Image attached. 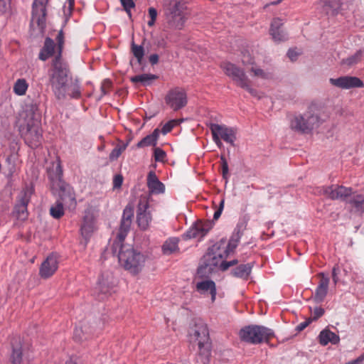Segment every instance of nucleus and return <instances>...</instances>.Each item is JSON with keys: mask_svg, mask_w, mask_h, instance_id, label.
<instances>
[{"mask_svg": "<svg viewBox=\"0 0 364 364\" xmlns=\"http://www.w3.org/2000/svg\"><path fill=\"white\" fill-rule=\"evenodd\" d=\"M178 239L173 237L167 240L162 246V250L165 255H171L178 250Z\"/></svg>", "mask_w": 364, "mask_h": 364, "instance_id": "34", "label": "nucleus"}, {"mask_svg": "<svg viewBox=\"0 0 364 364\" xmlns=\"http://www.w3.org/2000/svg\"><path fill=\"white\" fill-rule=\"evenodd\" d=\"M68 4V10L71 12L74 8L75 0H67Z\"/></svg>", "mask_w": 364, "mask_h": 364, "instance_id": "61", "label": "nucleus"}, {"mask_svg": "<svg viewBox=\"0 0 364 364\" xmlns=\"http://www.w3.org/2000/svg\"><path fill=\"white\" fill-rule=\"evenodd\" d=\"M149 208L148 198L146 196H141L137 205L136 223L139 228L142 230H146L149 228L152 220Z\"/></svg>", "mask_w": 364, "mask_h": 364, "instance_id": "12", "label": "nucleus"}, {"mask_svg": "<svg viewBox=\"0 0 364 364\" xmlns=\"http://www.w3.org/2000/svg\"><path fill=\"white\" fill-rule=\"evenodd\" d=\"M55 41L58 42L57 53L51 60L48 75L52 90L58 100L65 99L66 83L72 77L68 62L63 58L62 54L65 43L63 31H59Z\"/></svg>", "mask_w": 364, "mask_h": 364, "instance_id": "2", "label": "nucleus"}, {"mask_svg": "<svg viewBox=\"0 0 364 364\" xmlns=\"http://www.w3.org/2000/svg\"><path fill=\"white\" fill-rule=\"evenodd\" d=\"M32 188L26 187L16 198L12 215L17 220L25 221L28 217V205L31 200Z\"/></svg>", "mask_w": 364, "mask_h": 364, "instance_id": "9", "label": "nucleus"}, {"mask_svg": "<svg viewBox=\"0 0 364 364\" xmlns=\"http://www.w3.org/2000/svg\"><path fill=\"white\" fill-rule=\"evenodd\" d=\"M299 55V53L296 49L290 48L287 52V56L291 61H295Z\"/></svg>", "mask_w": 364, "mask_h": 364, "instance_id": "58", "label": "nucleus"}, {"mask_svg": "<svg viewBox=\"0 0 364 364\" xmlns=\"http://www.w3.org/2000/svg\"><path fill=\"white\" fill-rule=\"evenodd\" d=\"M226 75L231 77L236 85L240 87L249 78L246 75L245 71L230 62H224L220 65Z\"/></svg>", "mask_w": 364, "mask_h": 364, "instance_id": "13", "label": "nucleus"}, {"mask_svg": "<svg viewBox=\"0 0 364 364\" xmlns=\"http://www.w3.org/2000/svg\"><path fill=\"white\" fill-rule=\"evenodd\" d=\"M58 267V261L57 256L51 254L48 256L46 259L41 264L39 274L42 278L48 279L55 272Z\"/></svg>", "mask_w": 364, "mask_h": 364, "instance_id": "17", "label": "nucleus"}, {"mask_svg": "<svg viewBox=\"0 0 364 364\" xmlns=\"http://www.w3.org/2000/svg\"><path fill=\"white\" fill-rule=\"evenodd\" d=\"M238 260L237 259H233L229 262L227 261H222L220 262V269L222 271H226L229 267L235 266L237 264Z\"/></svg>", "mask_w": 364, "mask_h": 364, "instance_id": "48", "label": "nucleus"}, {"mask_svg": "<svg viewBox=\"0 0 364 364\" xmlns=\"http://www.w3.org/2000/svg\"><path fill=\"white\" fill-rule=\"evenodd\" d=\"M123 8L135 7V3L133 0H119Z\"/></svg>", "mask_w": 364, "mask_h": 364, "instance_id": "59", "label": "nucleus"}, {"mask_svg": "<svg viewBox=\"0 0 364 364\" xmlns=\"http://www.w3.org/2000/svg\"><path fill=\"white\" fill-rule=\"evenodd\" d=\"M330 83L341 89H350L354 87H364L363 82L358 77L354 76H342L338 78H330Z\"/></svg>", "mask_w": 364, "mask_h": 364, "instance_id": "16", "label": "nucleus"}, {"mask_svg": "<svg viewBox=\"0 0 364 364\" xmlns=\"http://www.w3.org/2000/svg\"><path fill=\"white\" fill-rule=\"evenodd\" d=\"M154 157L156 162H165L166 158V152L159 147H156L154 149Z\"/></svg>", "mask_w": 364, "mask_h": 364, "instance_id": "42", "label": "nucleus"}, {"mask_svg": "<svg viewBox=\"0 0 364 364\" xmlns=\"http://www.w3.org/2000/svg\"><path fill=\"white\" fill-rule=\"evenodd\" d=\"M209 128L211 131V133H212V135H213V140L214 141V142L216 144V145L219 147V148H221L222 146H223V143L221 141V138L218 136V134H217V132L215 131V129L211 127V125L210 124L209 126Z\"/></svg>", "mask_w": 364, "mask_h": 364, "instance_id": "51", "label": "nucleus"}, {"mask_svg": "<svg viewBox=\"0 0 364 364\" xmlns=\"http://www.w3.org/2000/svg\"><path fill=\"white\" fill-rule=\"evenodd\" d=\"M224 203H225L224 199H223L220 203L219 208L214 213L213 220H217L220 217L223 210V208H224Z\"/></svg>", "mask_w": 364, "mask_h": 364, "instance_id": "55", "label": "nucleus"}, {"mask_svg": "<svg viewBox=\"0 0 364 364\" xmlns=\"http://www.w3.org/2000/svg\"><path fill=\"white\" fill-rule=\"evenodd\" d=\"M348 203L355 208L356 212L364 213V196L357 194L351 197Z\"/></svg>", "mask_w": 364, "mask_h": 364, "instance_id": "35", "label": "nucleus"}, {"mask_svg": "<svg viewBox=\"0 0 364 364\" xmlns=\"http://www.w3.org/2000/svg\"><path fill=\"white\" fill-rule=\"evenodd\" d=\"M164 2L167 6L165 11L166 27L171 30H181L186 22L181 0H164Z\"/></svg>", "mask_w": 364, "mask_h": 364, "instance_id": "7", "label": "nucleus"}, {"mask_svg": "<svg viewBox=\"0 0 364 364\" xmlns=\"http://www.w3.org/2000/svg\"><path fill=\"white\" fill-rule=\"evenodd\" d=\"M176 124V120H170L166 122L161 129L163 134H166L170 132Z\"/></svg>", "mask_w": 364, "mask_h": 364, "instance_id": "47", "label": "nucleus"}, {"mask_svg": "<svg viewBox=\"0 0 364 364\" xmlns=\"http://www.w3.org/2000/svg\"><path fill=\"white\" fill-rule=\"evenodd\" d=\"M319 277L321 279L314 296V299L316 303H321L324 300L328 293L330 281L329 278L323 272L319 274Z\"/></svg>", "mask_w": 364, "mask_h": 364, "instance_id": "21", "label": "nucleus"}, {"mask_svg": "<svg viewBox=\"0 0 364 364\" xmlns=\"http://www.w3.org/2000/svg\"><path fill=\"white\" fill-rule=\"evenodd\" d=\"M127 144H123L122 146H117L112 149L109 154V159L111 161L117 159L124 151L127 147Z\"/></svg>", "mask_w": 364, "mask_h": 364, "instance_id": "43", "label": "nucleus"}, {"mask_svg": "<svg viewBox=\"0 0 364 364\" xmlns=\"http://www.w3.org/2000/svg\"><path fill=\"white\" fill-rule=\"evenodd\" d=\"M220 245L217 243L213 245L201 258L200 264L197 269L199 277H208L217 267L220 269V262L227 257L223 253Z\"/></svg>", "mask_w": 364, "mask_h": 364, "instance_id": "5", "label": "nucleus"}, {"mask_svg": "<svg viewBox=\"0 0 364 364\" xmlns=\"http://www.w3.org/2000/svg\"><path fill=\"white\" fill-rule=\"evenodd\" d=\"M339 199L345 200L347 197L350 196L353 193V189L351 188H346L343 186H339L338 187Z\"/></svg>", "mask_w": 364, "mask_h": 364, "instance_id": "44", "label": "nucleus"}, {"mask_svg": "<svg viewBox=\"0 0 364 364\" xmlns=\"http://www.w3.org/2000/svg\"><path fill=\"white\" fill-rule=\"evenodd\" d=\"M24 122L21 124L19 132L26 144L35 149L41 145L42 129L41 115L32 108L24 112Z\"/></svg>", "mask_w": 364, "mask_h": 364, "instance_id": "4", "label": "nucleus"}, {"mask_svg": "<svg viewBox=\"0 0 364 364\" xmlns=\"http://www.w3.org/2000/svg\"><path fill=\"white\" fill-rule=\"evenodd\" d=\"M67 95L75 99H79L81 97L80 84L78 78L70 77L65 87V99Z\"/></svg>", "mask_w": 364, "mask_h": 364, "instance_id": "27", "label": "nucleus"}, {"mask_svg": "<svg viewBox=\"0 0 364 364\" xmlns=\"http://www.w3.org/2000/svg\"><path fill=\"white\" fill-rule=\"evenodd\" d=\"M210 125L222 139L232 146H235L236 132L233 128L213 123H211Z\"/></svg>", "mask_w": 364, "mask_h": 364, "instance_id": "18", "label": "nucleus"}, {"mask_svg": "<svg viewBox=\"0 0 364 364\" xmlns=\"http://www.w3.org/2000/svg\"><path fill=\"white\" fill-rule=\"evenodd\" d=\"M150 63L154 65L159 62V55L157 54H151L149 58Z\"/></svg>", "mask_w": 364, "mask_h": 364, "instance_id": "60", "label": "nucleus"}, {"mask_svg": "<svg viewBox=\"0 0 364 364\" xmlns=\"http://www.w3.org/2000/svg\"><path fill=\"white\" fill-rule=\"evenodd\" d=\"M112 87V82L109 79H105L103 80L102 85H101V92L102 95H105L108 94L109 90Z\"/></svg>", "mask_w": 364, "mask_h": 364, "instance_id": "49", "label": "nucleus"}, {"mask_svg": "<svg viewBox=\"0 0 364 364\" xmlns=\"http://www.w3.org/2000/svg\"><path fill=\"white\" fill-rule=\"evenodd\" d=\"M324 312H325V311L323 308L316 307L314 310L313 318H311V319L317 320L318 318H319L320 317H321L323 315Z\"/></svg>", "mask_w": 364, "mask_h": 364, "instance_id": "54", "label": "nucleus"}, {"mask_svg": "<svg viewBox=\"0 0 364 364\" xmlns=\"http://www.w3.org/2000/svg\"><path fill=\"white\" fill-rule=\"evenodd\" d=\"M159 76L154 74H141L138 75H134L131 77V81L133 83H141L144 86L150 85L152 82L155 80H157Z\"/></svg>", "mask_w": 364, "mask_h": 364, "instance_id": "33", "label": "nucleus"}, {"mask_svg": "<svg viewBox=\"0 0 364 364\" xmlns=\"http://www.w3.org/2000/svg\"><path fill=\"white\" fill-rule=\"evenodd\" d=\"M147 187L151 193L159 194L165 191L164 183L159 180L156 173L153 171H149L147 175Z\"/></svg>", "mask_w": 364, "mask_h": 364, "instance_id": "25", "label": "nucleus"}, {"mask_svg": "<svg viewBox=\"0 0 364 364\" xmlns=\"http://www.w3.org/2000/svg\"><path fill=\"white\" fill-rule=\"evenodd\" d=\"M239 337L241 341L257 345L262 343H269L274 336V331L264 326L248 325L242 328L239 331Z\"/></svg>", "mask_w": 364, "mask_h": 364, "instance_id": "6", "label": "nucleus"}, {"mask_svg": "<svg viewBox=\"0 0 364 364\" xmlns=\"http://www.w3.org/2000/svg\"><path fill=\"white\" fill-rule=\"evenodd\" d=\"M149 16L150 17V20L147 22V25L149 27H152L156 22V19L157 17V11L154 7H150L148 9Z\"/></svg>", "mask_w": 364, "mask_h": 364, "instance_id": "46", "label": "nucleus"}, {"mask_svg": "<svg viewBox=\"0 0 364 364\" xmlns=\"http://www.w3.org/2000/svg\"><path fill=\"white\" fill-rule=\"evenodd\" d=\"M134 209L132 203H128L124 210L120 221L119 232L117 235V240L112 245V252L118 257L119 264L132 274H137L141 271L144 262L145 256L136 250L130 245L123 244L128 232L130 230L134 218Z\"/></svg>", "mask_w": 364, "mask_h": 364, "instance_id": "1", "label": "nucleus"}, {"mask_svg": "<svg viewBox=\"0 0 364 364\" xmlns=\"http://www.w3.org/2000/svg\"><path fill=\"white\" fill-rule=\"evenodd\" d=\"M312 321L311 318H309L305 321L300 323L299 325L296 326V331L297 332H301L304 330Z\"/></svg>", "mask_w": 364, "mask_h": 364, "instance_id": "52", "label": "nucleus"}, {"mask_svg": "<svg viewBox=\"0 0 364 364\" xmlns=\"http://www.w3.org/2000/svg\"><path fill=\"white\" fill-rule=\"evenodd\" d=\"M122 182H123V177L122 175L118 174V175L114 176V179H113L114 188H120L122 185Z\"/></svg>", "mask_w": 364, "mask_h": 364, "instance_id": "53", "label": "nucleus"}, {"mask_svg": "<svg viewBox=\"0 0 364 364\" xmlns=\"http://www.w3.org/2000/svg\"><path fill=\"white\" fill-rule=\"evenodd\" d=\"M340 273V268L338 265H335L332 269V279L335 284L338 282V274Z\"/></svg>", "mask_w": 364, "mask_h": 364, "instance_id": "57", "label": "nucleus"}, {"mask_svg": "<svg viewBox=\"0 0 364 364\" xmlns=\"http://www.w3.org/2000/svg\"><path fill=\"white\" fill-rule=\"evenodd\" d=\"M112 287V286L110 284L105 281L104 275H101L96 287V291H98L97 299L99 300L105 299L109 294H110Z\"/></svg>", "mask_w": 364, "mask_h": 364, "instance_id": "31", "label": "nucleus"}, {"mask_svg": "<svg viewBox=\"0 0 364 364\" xmlns=\"http://www.w3.org/2000/svg\"><path fill=\"white\" fill-rule=\"evenodd\" d=\"M165 102L173 111H178L187 105V95L181 88L175 87L168 91Z\"/></svg>", "mask_w": 364, "mask_h": 364, "instance_id": "11", "label": "nucleus"}, {"mask_svg": "<svg viewBox=\"0 0 364 364\" xmlns=\"http://www.w3.org/2000/svg\"><path fill=\"white\" fill-rule=\"evenodd\" d=\"M166 45V43L164 39L159 41L157 43V46L159 47L165 48Z\"/></svg>", "mask_w": 364, "mask_h": 364, "instance_id": "63", "label": "nucleus"}, {"mask_svg": "<svg viewBox=\"0 0 364 364\" xmlns=\"http://www.w3.org/2000/svg\"><path fill=\"white\" fill-rule=\"evenodd\" d=\"M46 6L33 2L32 7L31 21L37 23L38 26L43 28L46 23Z\"/></svg>", "mask_w": 364, "mask_h": 364, "instance_id": "23", "label": "nucleus"}, {"mask_svg": "<svg viewBox=\"0 0 364 364\" xmlns=\"http://www.w3.org/2000/svg\"><path fill=\"white\" fill-rule=\"evenodd\" d=\"M131 52L136 58L137 63L141 65L145 53L143 45H136L134 41H132L131 43Z\"/></svg>", "mask_w": 364, "mask_h": 364, "instance_id": "36", "label": "nucleus"}, {"mask_svg": "<svg viewBox=\"0 0 364 364\" xmlns=\"http://www.w3.org/2000/svg\"><path fill=\"white\" fill-rule=\"evenodd\" d=\"M95 230V221L92 214L87 213L85 215L82 223L80 228V232L82 237L85 239V245L86 246L90 238Z\"/></svg>", "mask_w": 364, "mask_h": 364, "instance_id": "20", "label": "nucleus"}, {"mask_svg": "<svg viewBox=\"0 0 364 364\" xmlns=\"http://www.w3.org/2000/svg\"><path fill=\"white\" fill-rule=\"evenodd\" d=\"M242 63L244 65H252L254 63V58L249 52L242 53Z\"/></svg>", "mask_w": 364, "mask_h": 364, "instance_id": "50", "label": "nucleus"}, {"mask_svg": "<svg viewBox=\"0 0 364 364\" xmlns=\"http://www.w3.org/2000/svg\"><path fill=\"white\" fill-rule=\"evenodd\" d=\"M338 185H332L329 186H326L323 188V193L325 196L329 198L331 200H338L339 199V193H338Z\"/></svg>", "mask_w": 364, "mask_h": 364, "instance_id": "38", "label": "nucleus"}, {"mask_svg": "<svg viewBox=\"0 0 364 364\" xmlns=\"http://www.w3.org/2000/svg\"><path fill=\"white\" fill-rule=\"evenodd\" d=\"M221 168H222V176L223 178L228 183L229 178V168L228 164L225 156L221 155L220 156Z\"/></svg>", "mask_w": 364, "mask_h": 364, "instance_id": "41", "label": "nucleus"}, {"mask_svg": "<svg viewBox=\"0 0 364 364\" xmlns=\"http://www.w3.org/2000/svg\"><path fill=\"white\" fill-rule=\"evenodd\" d=\"M252 265L250 263L242 264L231 271L232 276L247 280L251 273Z\"/></svg>", "mask_w": 364, "mask_h": 364, "instance_id": "32", "label": "nucleus"}, {"mask_svg": "<svg viewBox=\"0 0 364 364\" xmlns=\"http://www.w3.org/2000/svg\"><path fill=\"white\" fill-rule=\"evenodd\" d=\"M364 57V50H359L355 54L349 56L347 58L342 60L343 65H347L348 66H352L357 64L360 62L362 58Z\"/></svg>", "mask_w": 364, "mask_h": 364, "instance_id": "37", "label": "nucleus"}, {"mask_svg": "<svg viewBox=\"0 0 364 364\" xmlns=\"http://www.w3.org/2000/svg\"><path fill=\"white\" fill-rule=\"evenodd\" d=\"M319 125V117L311 114L296 115L290 122L291 129L304 134L309 133Z\"/></svg>", "mask_w": 364, "mask_h": 364, "instance_id": "8", "label": "nucleus"}, {"mask_svg": "<svg viewBox=\"0 0 364 364\" xmlns=\"http://www.w3.org/2000/svg\"><path fill=\"white\" fill-rule=\"evenodd\" d=\"M49 0H34V2H37L38 4L46 6Z\"/></svg>", "mask_w": 364, "mask_h": 364, "instance_id": "62", "label": "nucleus"}, {"mask_svg": "<svg viewBox=\"0 0 364 364\" xmlns=\"http://www.w3.org/2000/svg\"><path fill=\"white\" fill-rule=\"evenodd\" d=\"M198 346L197 362L202 364H209L211 357L212 343H198Z\"/></svg>", "mask_w": 364, "mask_h": 364, "instance_id": "28", "label": "nucleus"}, {"mask_svg": "<svg viewBox=\"0 0 364 364\" xmlns=\"http://www.w3.org/2000/svg\"><path fill=\"white\" fill-rule=\"evenodd\" d=\"M351 0H323V11L327 15L335 16L350 9Z\"/></svg>", "mask_w": 364, "mask_h": 364, "instance_id": "14", "label": "nucleus"}, {"mask_svg": "<svg viewBox=\"0 0 364 364\" xmlns=\"http://www.w3.org/2000/svg\"><path fill=\"white\" fill-rule=\"evenodd\" d=\"M28 88V84L24 79H18L14 84V92L18 95H25Z\"/></svg>", "mask_w": 364, "mask_h": 364, "instance_id": "40", "label": "nucleus"}, {"mask_svg": "<svg viewBox=\"0 0 364 364\" xmlns=\"http://www.w3.org/2000/svg\"><path fill=\"white\" fill-rule=\"evenodd\" d=\"M250 83L251 81L250 80V79H248L246 82L243 83V85L240 86V87L247 90L252 96L260 98V96L258 95L257 91L255 89L251 87Z\"/></svg>", "mask_w": 364, "mask_h": 364, "instance_id": "45", "label": "nucleus"}, {"mask_svg": "<svg viewBox=\"0 0 364 364\" xmlns=\"http://www.w3.org/2000/svg\"><path fill=\"white\" fill-rule=\"evenodd\" d=\"M245 228L246 223L240 222L237 223L236 228H235L228 244H226V241L225 239H222L219 242H216L217 244L220 245V246L221 250L223 251V253L225 255L226 257H228L229 255L235 252Z\"/></svg>", "mask_w": 364, "mask_h": 364, "instance_id": "10", "label": "nucleus"}, {"mask_svg": "<svg viewBox=\"0 0 364 364\" xmlns=\"http://www.w3.org/2000/svg\"><path fill=\"white\" fill-rule=\"evenodd\" d=\"M196 289L200 294H205L209 292L211 296L212 302L215 301L217 289L215 283L213 280L209 279L199 282L196 284Z\"/></svg>", "mask_w": 364, "mask_h": 364, "instance_id": "26", "label": "nucleus"}, {"mask_svg": "<svg viewBox=\"0 0 364 364\" xmlns=\"http://www.w3.org/2000/svg\"><path fill=\"white\" fill-rule=\"evenodd\" d=\"M133 8L134 7H126V8H124V10L126 11V13L127 14V15L129 17V18H132L131 9H133Z\"/></svg>", "mask_w": 364, "mask_h": 364, "instance_id": "64", "label": "nucleus"}, {"mask_svg": "<svg viewBox=\"0 0 364 364\" xmlns=\"http://www.w3.org/2000/svg\"><path fill=\"white\" fill-rule=\"evenodd\" d=\"M48 175L53 193L60 198V200L50 208V213L53 218L59 219L64 215L63 205L75 203V198L70 185L63 180V168L60 161H58L55 168L48 170Z\"/></svg>", "mask_w": 364, "mask_h": 364, "instance_id": "3", "label": "nucleus"}, {"mask_svg": "<svg viewBox=\"0 0 364 364\" xmlns=\"http://www.w3.org/2000/svg\"><path fill=\"white\" fill-rule=\"evenodd\" d=\"M283 23L279 18H274L271 23L269 33L276 42L285 41L287 35L282 28Z\"/></svg>", "mask_w": 364, "mask_h": 364, "instance_id": "22", "label": "nucleus"}, {"mask_svg": "<svg viewBox=\"0 0 364 364\" xmlns=\"http://www.w3.org/2000/svg\"><path fill=\"white\" fill-rule=\"evenodd\" d=\"M213 224L210 220L196 221L193 226L183 235L185 239L203 238L212 228Z\"/></svg>", "mask_w": 364, "mask_h": 364, "instance_id": "15", "label": "nucleus"}, {"mask_svg": "<svg viewBox=\"0 0 364 364\" xmlns=\"http://www.w3.org/2000/svg\"><path fill=\"white\" fill-rule=\"evenodd\" d=\"M340 341L339 336L330 331L328 328L322 330L318 335V342L321 346H326L328 343L333 345Z\"/></svg>", "mask_w": 364, "mask_h": 364, "instance_id": "29", "label": "nucleus"}, {"mask_svg": "<svg viewBox=\"0 0 364 364\" xmlns=\"http://www.w3.org/2000/svg\"><path fill=\"white\" fill-rule=\"evenodd\" d=\"M58 42L56 43L50 37H46L43 47L41 48L38 58L42 61H46L51 57H54L55 48L57 49Z\"/></svg>", "mask_w": 364, "mask_h": 364, "instance_id": "24", "label": "nucleus"}, {"mask_svg": "<svg viewBox=\"0 0 364 364\" xmlns=\"http://www.w3.org/2000/svg\"><path fill=\"white\" fill-rule=\"evenodd\" d=\"M251 71L254 73L255 76L260 77L262 78L267 77L266 73L264 72L263 70H262L260 68H256L252 67Z\"/></svg>", "mask_w": 364, "mask_h": 364, "instance_id": "56", "label": "nucleus"}, {"mask_svg": "<svg viewBox=\"0 0 364 364\" xmlns=\"http://www.w3.org/2000/svg\"><path fill=\"white\" fill-rule=\"evenodd\" d=\"M191 336L198 341V343H210L209 330L204 322L200 321L195 324Z\"/></svg>", "mask_w": 364, "mask_h": 364, "instance_id": "19", "label": "nucleus"}, {"mask_svg": "<svg viewBox=\"0 0 364 364\" xmlns=\"http://www.w3.org/2000/svg\"><path fill=\"white\" fill-rule=\"evenodd\" d=\"M160 131L158 128L155 129L151 134L144 137L136 144L137 148H143L145 146H156L159 137Z\"/></svg>", "mask_w": 364, "mask_h": 364, "instance_id": "30", "label": "nucleus"}, {"mask_svg": "<svg viewBox=\"0 0 364 364\" xmlns=\"http://www.w3.org/2000/svg\"><path fill=\"white\" fill-rule=\"evenodd\" d=\"M23 358L22 348L21 346L12 347L11 361L12 364H21Z\"/></svg>", "mask_w": 364, "mask_h": 364, "instance_id": "39", "label": "nucleus"}]
</instances>
